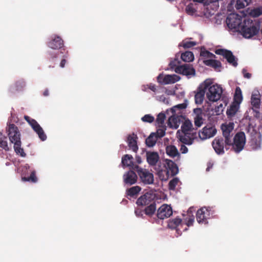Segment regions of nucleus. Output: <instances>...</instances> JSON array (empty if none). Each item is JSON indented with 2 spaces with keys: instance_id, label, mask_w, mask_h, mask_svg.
Segmentation results:
<instances>
[{
  "instance_id": "63",
  "label": "nucleus",
  "mask_w": 262,
  "mask_h": 262,
  "mask_svg": "<svg viewBox=\"0 0 262 262\" xmlns=\"http://www.w3.org/2000/svg\"><path fill=\"white\" fill-rule=\"evenodd\" d=\"M187 230L186 228H185L183 229V230Z\"/></svg>"
},
{
  "instance_id": "23",
  "label": "nucleus",
  "mask_w": 262,
  "mask_h": 262,
  "mask_svg": "<svg viewBox=\"0 0 262 262\" xmlns=\"http://www.w3.org/2000/svg\"><path fill=\"white\" fill-rule=\"evenodd\" d=\"M262 15V7H258L253 9H247V23L249 24L251 19L249 17L256 18Z\"/></svg>"
},
{
  "instance_id": "1",
  "label": "nucleus",
  "mask_w": 262,
  "mask_h": 262,
  "mask_svg": "<svg viewBox=\"0 0 262 262\" xmlns=\"http://www.w3.org/2000/svg\"><path fill=\"white\" fill-rule=\"evenodd\" d=\"M226 21L230 30L238 32L246 37V15L232 13L228 16Z\"/></svg>"
},
{
  "instance_id": "46",
  "label": "nucleus",
  "mask_w": 262,
  "mask_h": 262,
  "mask_svg": "<svg viewBox=\"0 0 262 262\" xmlns=\"http://www.w3.org/2000/svg\"><path fill=\"white\" fill-rule=\"evenodd\" d=\"M142 120L145 122L151 123L154 120V117L150 115H145L142 118Z\"/></svg>"
},
{
  "instance_id": "26",
  "label": "nucleus",
  "mask_w": 262,
  "mask_h": 262,
  "mask_svg": "<svg viewBox=\"0 0 262 262\" xmlns=\"http://www.w3.org/2000/svg\"><path fill=\"white\" fill-rule=\"evenodd\" d=\"M123 180L125 183L132 185L136 182L137 176L135 172L130 170L123 175Z\"/></svg>"
},
{
  "instance_id": "18",
  "label": "nucleus",
  "mask_w": 262,
  "mask_h": 262,
  "mask_svg": "<svg viewBox=\"0 0 262 262\" xmlns=\"http://www.w3.org/2000/svg\"><path fill=\"white\" fill-rule=\"evenodd\" d=\"M251 25L249 27H247V38H250L256 35L260 29V23L258 20H251L250 23Z\"/></svg>"
},
{
  "instance_id": "15",
  "label": "nucleus",
  "mask_w": 262,
  "mask_h": 262,
  "mask_svg": "<svg viewBox=\"0 0 262 262\" xmlns=\"http://www.w3.org/2000/svg\"><path fill=\"white\" fill-rule=\"evenodd\" d=\"M216 129L214 126L208 125L199 132V136L202 140H206L213 137L216 134Z\"/></svg>"
},
{
  "instance_id": "10",
  "label": "nucleus",
  "mask_w": 262,
  "mask_h": 262,
  "mask_svg": "<svg viewBox=\"0 0 262 262\" xmlns=\"http://www.w3.org/2000/svg\"><path fill=\"white\" fill-rule=\"evenodd\" d=\"M242 100L243 97L241 90L239 87H237L235 92L234 101L227 111V114L228 117H232L237 112Z\"/></svg>"
},
{
  "instance_id": "33",
  "label": "nucleus",
  "mask_w": 262,
  "mask_h": 262,
  "mask_svg": "<svg viewBox=\"0 0 262 262\" xmlns=\"http://www.w3.org/2000/svg\"><path fill=\"white\" fill-rule=\"evenodd\" d=\"M233 2H236L235 7L237 10H239V13L243 15H246L245 12V3H246V0H233Z\"/></svg>"
},
{
  "instance_id": "25",
  "label": "nucleus",
  "mask_w": 262,
  "mask_h": 262,
  "mask_svg": "<svg viewBox=\"0 0 262 262\" xmlns=\"http://www.w3.org/2000/svg\"><path fill=\"white\" fill-rule=\"evenodd\" d=\"M146 159L147 163L150 166H155L159 160V154L155 151H147L146 152Z\"/></svg>"
},
{
  "instance_id": "13",
  "label": "nucleus",
  "mask_w": 262,
  "mask_h": 262,
  "mask_svg": "<svg viewBox=\"0 0 262 262\" xmlns=\"http://www.w3.org/2000/svg\"><path fill=\"white\" fill-rule=\"evenodd\" d=\"M25 119L31 126L33 130L38 134L39 138L41 140L45 141L47 138V136L39 124L35 120L31 119L28 116H25Z\"/></svg>"
},
{
  "instance_id": "59",
  "label": "nucleus",
  "mask_w": 262,
  "mask_h": 262,
  "mask_svg": "<svg viewBox=\"0 0 262 262\" xmlns=\"http://www.w3.org/2000/svg\"><path fill=\"white\" fill-rule=\"evenodd\" d=\"M24 168H26V169H27L30 168V166L28 164H26L24 166Z\"/></svg>"
},
{
  "instance_id": "37",
  "label": "nucleus",
  "mask_w": 262,
  "mask_h": 262,
  "mask_svg": "<svg viewBox=\"0 0 262 262\" xmlns=\"http://www.w3.org/2000/svg\"><path fill=\"white\" fill-rule=\"evenodd\" d=\"M196 45V42L195 41L184 40L179 45V47H183L185 49H188L193 48Z\"/></svg>"
},
{
  "instance_id": "17",
  "label": "nucleus",
  "mask_w": 262,
  "mask_h": 262,
  "mask_svg": "<svg viewBox=\"0 0 262 262\" xmlns=\"http://www.w3.org/2000/svg\"><path fill=\"white\" fill-rule=\"evenodd\" d=\"M174 71L179 74L186 76L188 78L194 76L195 74L194 69L189 64H184L175 68Z\"/></svg>"
},
{
  "instance_id": "9",
  "label": "nucleus",
  "mask_w": 262,
  "mask_h": 262,
  "mask_svg": "<svg viewBox=\"0 0 262 262\" xmlns=\"http://www.w3.org/2000/svg\"><path fill=\"white\" fill-rule=\"evenodd\" d=\"M186 107V105L184 103L179 104L174 106L170 109L172 115L169 118L168 126L172 128L177 129L179 127L181 122V117L180 116L176 115L177 114V110L179 111L184 109ZM179 113L178 112V114Z\"/></svg>"
},
{
  "instance_id": "29",
  "label": "nucleus",
  "mask_w": 262,
  "mask_h": 262,
  "mask_svg": "<svg viewBox=\"0 0 262 262\" xmlns=\"http://www.w3.org/2000/svg\"><path fill=\"white\" fill-rule=\"evenodd\" d=\"M168 226L170 228L176 229L177 231H180L182 229L183 224L180 218L177 217L169 221Z\"/></svg>"
},
{
  "instance_id": "40",
  "label": "nucleus",
  "mask_w": 262,
  "mask_h": 262,
  "mask_svg": "<svg viewBox=\"0 0 262 262\" xmlns=\"http://www.w3.org/2000/svg\"><path fill=\"white\" fill-rule=\"evenodd\" d=\"M156 210V207L155 204H151L149 206L147 207L145 210V213L148 215L151 216L154 214Z\"/></svg>"
},
{
  "instance_id": "49",
  "label": "nucleus",
  "mask_w": 262,
  "mask_h": 262,
  "mask_svg": "<svg viewBox=\"0 0 262 262\" xmlns=\"http://www.w3.org/2000/svg\"><path fill=\"white\" fill-rule=\"evenodd\" d=\"M147 88L149 89L150 90H151V91H152L154 92H155L156 91L155 85L154 84H150L149 85H143L142 86V90L146 91Z\"/></svg>"
},
{
  "instance_id": "5",
  "label": "nucleus",
  "mask_w": 262,
  "mask_h": 262,
  "mask_svg": "<svg viewBox=\"0 0 262 262\" xmlns=\"http://www.w3.org/2000/svg\"><path fill=\"white\" fill-rule=\"evenodd\" d=\"M203 82H207L208 84L205 88L207 100L210 102H216L219 100L223 93L222 87L220 85L215 83L212 79L208 78Z\"/></svg>"
},
{
  "instance_id": "57",
  "label": "nucleus",
  "mask_w": 262,
  "mask_h": 262,
  "mask_svg": "<svg viewBox=\"0 0 262 262\" xmlns=\"http://www.w3.org/2000/svg\"><path fill=\"white\" fill-rule=\"evenodd\" d=\"M66 63V60L65 59H63L61 60V62H60V67L61 68H63L64 67V64Z\"/></svg>"
},
{
  "instance_id": "11",
  "label": "nucleus",
  "mask_w": 262,
  "mask_h": 262,
  "mask_svg": "<svg viewBox=\"0 0 262 262\" xmlns=\"http://www.w3.org/2000/svg\"><path fill=\"white\" fill-rule=\"evenodd\" d=\"M133 170H136L141 181L145 184H151L154 182V175L148 170L144 169L136 166L135 167L133 166Z\"/></svg>"
},
{
  "instance_id": "53",
  "label": "nucleus",
  "mask_w": 262,
  "mask_h": 262,
  "mask_svg": "<svg viewBox=\"0 0 262 262\" xmlns=\"http://www.w3.org/2000/svg\"><path fill=\"white\" fill-rule=\"evenodd\" d=\"M177 63H178V62L176 60L170 62L169 64L171 68H174L177 66Z\"/></svg>"
},
{
  "instance_id": "34",
  "label": "nucleus",
  "mask_w": 262,
  "mask_h": 262,
  "mask_svg": "<svg viewBox=\"0 0 262 262\" xmlns=\"http://www.w3.org/2000/svg\"><path fill=\"white\" fill-rule=\"evenodd\" d=\"M157 139H158V138H157V136L156 135V133H152L146 139V143L148 146L152 147L155 145V144L157 141Z\"/></svg>"
},
{
  "instance_id": "39",
  "label": "nucleus",
  "mask_w": 262,
  "mask_h": 262,
  "mask_svg": "<svg viewBox=\"0 0 262 262\" xmlns=\"http://www.w3.org/2000/svg\"><path fill=\"white\" fill-rule=\"evenodd\" d=\"M53 43L54 45V47H52V48L60 49L63 47V41L59 37H57L53 40Z\"/></svg>"
},
{
  "instance_id": "50",
  "label": "nucleus",
  "mask_w": 262,
  "mask_h": 262,
  "mask_svg": "<svg viewBox=\"0 0 262 262\" xmlns=\"http://www.w3.org/2000/svg\"><path fill=\"white\" fill-rule=\"evenodd\" d=\"M158 99L160 101H162L163 102V103H165V104H168L169 103V101L168 100L165 98V96H161L160 97H158Z\"/></svg>"
},
{
  "instance_id": "47",
  "label": "nucleus",
  "mask_w": 262,
  "mask_h": 262,
  "mask_svg": "<svg viewBox=\"0 0 262 262\" xmlns=\"http://www.w3.org/2000/svg\"><path fill=\"white\" fill-rule=\"evenodd\" d=\"M194 123L196 126L200 127L203 123L202 118L199 115H197L194 118Z\"/></svg>"
},
{
  "instance_id": "58",
  "label": "nucleus",
  "mask_w": 262,
  "mask_h": 262,
  "mask_svg": "<svg viewBox=\"0 0 262 262\" xmlns=\"http://www.w3.org/2000/svg\"><path fill=\"white\" fill-rule=\"evenodd\" d=\"M251 77V74L247 72V79H249Z\"/></svg>"
},
{
  "instance_id": "55",
  "label": "nucleus",
  "mask_w": 262,
  "mask_h": 262,
  "mask_svg": "<svg viewBox=\"0 0 262 262\" xmlns=\"http://www.w3.org/2000/svg\"><path fill=\"white\" fill-rule=\"evenodd\" d=\"M136 162L138 164H140L142 162L141 158L140 157H139V156H137L136 157Z\"/></svg>"
},
{
  "instance_id": "52",
  "label": "nucleus",
  "mask_w": 262,
  "mask_h": 262,
  "mask_svg": "<svg viewBox=\"0 0 262 262\" xmlns=\"http://www.w3.org/2000/svg\"><path fill=\"white\" fill-rule=\"evenodd\" d=\"M180 151L182 154H186L188 151V148L186 146L182 145L181 146Z\"/></svg>"
},
{
  "instance_id": "12",
  "label": "nucleus",
  "mask_w": 262,
  "mask_h": 262,
  "mask_svg": "<svg viewBox=\"0 0 262 262\" xmlns=\"http://www.w3.org/2000/svg\"><path fill=\"white\" fill-rule=\"evenodd\" d=\"M245 135L244 132H238L235 135L233 138V141H232V147L234 150L236 152H240L243 148L245 143Z\"/></svg>"
},
{
  "instance_id": "16",
  "label": "nucleus",
  "mask_w": 262,
  "mask_h": 262,
  "mask_svg": "<svg viewBox=\"0 0 262 262\" xmlns=\"http://www.w3.org/2000/svg\"><path fill=\"white\" fill-rule=\"evenodd\" d=\"M180 77L175 74L163 75L160 74L157 77L158 81L163 84H170L178 81Z\"/></svg>"
},
{
  "instance_id": "24",
  "label": "nucleus",
  "mask_w": 262,
  "mask_h": 262,
  "mask_svg": "<svg viewBox=\"0 0 262 262\" xmlns=\"http://www.w3.org/2000/svg\"><path fill=\"white\" fill-rule=\"evenodd\" d=\"M213 148L217 154H223L224 152V141L223 139L216 138L212 143Z\"/></svg>"
},
{
  "instance_id": "51",
  "label": "nucleus",
  "mask_w": 262,
  "mask_h": 262,
  "mask_svg": "<svg viewBox=\"0 0 262 262\" xmlns=\"http://www.w3.org/2000/svg\"><path fill=\"white\" fill-rule=\"evenodd\" d=\"M186 11L189 14H193L194 12V10L192 8V7L188 6L186 8Z\"/></svg>"
},
{
  "instance_id": "8",
  "label": "nucleus",
  "mask_w": 262,
  "mask_h": 262,
  "mask_svg": "<svg viewBox=\"0 0 262 262\" xmlns=\"http://www.w3.org/2000/svg\"><path fill=\"white\" fill-rule=\"evenodd\" d=\"M163 194L156 190H151L141 196L137 201L138 205L145 206L154 200L161 199Z\"/></svg>"
},
{
  "instance_id": "6",
  "label": "nucleus",
  "mask_w": 262,
  "mask_h": 262,
  "mask_svg": "<svg viewBox=\"0 0 262 262\" xmlns=\"http://www.w3.org/2000/svg\"><path fill=\"white\" fill-rule=\"evenodd\" d=\"M248 116L247 115V120L248 119ZM249 122L248 123V128H247L248 132H249L250 130H252L251 134L254 133L251 136V138L249 141V146L251 149L255 150L258 149L260 147V136L256 132V124L255 122V120L253 119H251L250 118H248Z\"/></svg>"
},
{
  "instance_id": "28",
  "label": "nucleus",
  "mask_w": 262,
  "mask_h": 262,
  "mask_svg": "<svg viewBox=\"0 0 262 262\" xmlns=\"http://www.w3.org/2000/svg\"><path fill=\"white\" fill-rule=\"evenodd\" d=\"M166 153L171 158H180V155L177 148L174 145H167L166 147Z\"/></svg>"
},
{
  "instance_id": "2",
  "label": "nucleus",
  "mask_w": 262,
  "mask_h": 262,
  "mask_svg": "<svg viewBox=\"0 0 262 262\" xmlns=\"http://www.w3.org/2000/svg\"><path fill=\"white\" fill-rule=\"evenodd\" d=\"M182 133L180 130L177 132L179 140L183 143L191 145L193 141L197 137V133L193 128L191 122L189 120H185L181 126Z\"/></svg>"
},
{
  "instance_id": "35",
  "label": "nucleus",
  "mask_w": 262,
  "mask_h": 262,
  "mask_svg": "<svg viewBox=\"0 0 262 262\" xmlns=\"http://www.w3.org/2000/svg\"><path fill=\"white\" fill-rule=\"evenodd\" d=\"M182 59L185 62H190L194 59V55L192 52L187 51L181 54Z\"/></svg>"
},
{
  "instance_id": "36",
  "label": "nucleus",
  "mask_w": 262,
  "mask_h": 262,
  "mask_svg": "<svg viewBox=\"0 0 262 262\" xmlns=\"http://www.w3.org/2000/svg\"><path fill=\"white\" fill-rule=\"evenodd\" d=\"M201 59L203 60L204 63L205 60H209L210 59H213L215 56L214 54L210 53L208 50H201L200 52Z\"/></svg>"
},
{
  "instance_id": "61",
  "label": "nucleus",
  "mask_w": 262,
  "mask_h": 262,
  "mask_svg": "<svg viewBox=\"0 0 262 262\" xmlns=\"http://www.w3.org/2000/svg\"><path fill=\"white\" fill-rule=\"evenodd\" d=\"M244 71H245V70H243V74H244V77H246V74H245V73H244Z\"/></svg>"
},
{
  "instance_id": "42",
  "label": "nucleus",
  "mask_w": 262,
  "mask_h": 262,
  "mask_svg": "<svg viewBox=\"0 0 262 262\" xmlns=\"http://www.w3.org/2000/svg\"><path fill=\"white\" fill-rule=\"evenodd\" d=\"M159 128L157 129L156 134L157 138H161L165 135L166 127L164 125L159 126Z\"/></svg>"
},
{
  "instance_id": "56",
  "label": "nucleus",
  "mask_w": 262,
  "mask_h": 262,
  "mask_svg": "<svg viewBox=\"0 0 262 262\" xmlns=\"http://www.w3.org/2000/svg\"><path fill=\"white\" fill-rule=\"evenodd\" d=\"M223 105L222 104H220L218 106H217V108L219 110V111H223Z\"/></svg>"
},
{
  "instance_id": "62",
  "label": "nucleus",
  "mask_w": 262,
  "mask_h": 262,
  "mask_svg": "<svg viewBox=\"0 0 262 262\" xmlns=\"http://www.w3.org/2000/svg\"><path fill=\"white\" fill-rule=\"evenodd\" d=\"M209 168L210 167L208 166V168H207V170H209Z\"/></svg>"
},
{
  "instance_id": "20",
  "label": "nucleus",
  "mask_w": 262,
  "mask_h": 262,
  "mask_svg": "<svg viewBox=\"0 0 262 262\" xmlns=\"http://www.w3.org/2000/svg\"><path fill=\"white\" fill-rule=\"evenodd\" d=\"M210 210L206 207H202L197 211L196 220L199 223L206 224V219L210 215Z\"/></svg>"
},
{
  "instance_id": "31",
  "label": "nucleus",
  "mask_w": 262,
  "mask_h": 262,
  "mask_svg": "<svg viewBox=\"0 0 262 262\" xmlns=\"http://www.w3.org/2000/svg\"><path fill=\"white\" fill-rule=\"evenodd\" d=\"M193 211V208H190L187 212V214H184V216H186V217L184 218V221L186 222V224L187 226L192 225L194 222V218L192 214Z\"/></svg>"
},
{
  "instance_id": "60",
  "label": "nucleus",
  "mask_w": 262,
  "mask_h": 262,
  "mask_svg": "<svg viewBox=\"0 0 262 262\" xmlns=\"http://www.w3.org/2000/svg\"><path fill=\"white\" fill-rule=\"evenodd\" d=\"M43 95L45 96H48L49 95V93H48V91H45L44 93H43Z\"/></svg>"
},
{
  "instance_id": "4",
  "label": "nucleus",
  "mask_w": 262,
  "mask_h": 262,
  "mask_svg": "<svg viewBox=\"0 0 262 262\" xmlns=\"http://www.w3.org/2000/svg\"><path fill=\"white\" fill-rule=\"evenodd\" d=\"M10 141L14 144L15 152L22 157L26 156L24 149L21 148L20 134L18 128L14 124H9L6 129Z\"/></svg>"
},
{
  "instance_id": "48",
  "label": "nucleus",
  "mask_w": 262,
  "mask_h": 262,
  "mask_svg": "<svg viewBox=\"0 0 262 262\" xmlns=\"http://www.w3.org/2000/svg\"><path fill=\"white\" fill-rule=\"evenodd\" d=\"M193 1L195 2H199V3H203L205 5H208L210 3H214V2L218 1V0H193Z\"/></svg>"
},
{
  "instance_id": "19",
  "label": "nucleus",
  "mask_w": 262,
  "mask_h": 262,
  "mask_svg": "<svg viewBox=\"0 0 262 262\" xmlns=\"http://www.w3.org/2000/svg\"><path fill=\"white\" fill-rule=\"evenodd\" d=\"M172 214V208L167 204L162 205L157 211V216L161 220L169 217Z\"/></svg>"
},
{
  "instance_id": "7",
  "label": "nucleus",
  "mask_w": 262,
  "mask_h": 262,
  "mask_svg": "<svg viewBox=\"0 0 262 262\" xmlns=\"http://www.w3.org/2000/svg\"><path fill=\"white\" fill-rule=\"evenodd\" d=\"M251 107L249 109V113L253 114L255 118L260 117V95L258 91L254 90L251 97Z\"/></svg>"
},
{
  "instance_id": "21",
  "label": "nucleus",
  "mask_w": 262,
  "mask_h": 262,
  "mask_svg": "<svg viewBox=\"0 0 262 262\" xmlns=\"http://www.w3.org/2000/svg\"><path fill=\"white\" fill-rule=\"evenodd\" d=\"M207 83H208L207 82H203L200 84L198 89V92L195 95L196 103L201 104L203 102L205 94H206L205 88L208 84Z\"/></svg>"
},
{
  "instance_id": "54",
  "label": "nucleus",
  "mask_w": 262,
  "mask_h": 262,
  "mask_svg": "<svg viewBox=\"0 0 262 262\" xmlns=\"http://www.w3.org/2000/svg\"><path fill=\"white\" fill-rule=\"evenodd\" d=\"M135 214L137 216H140L142 215V211L139 209H137L135 210Z\"/></svg>"
},
{
  "instance_id": "45",
  "label": "nucleus",
  "mask_w": 262,
  "mask_h": 262,
  "mask_svg": "<svg viewBox=\"0 0 262 262\" xmlns=\"http://www.w3.org/2000/svg\"><path fill=\"white\" fill-rule=\"evenodd\" d=\"M179 180L177 178L173 179L169 182V187L170 189H174L176 186L178 184Z\"/></svg>"
},
{
  "instance_id": "32",
  "label": "nucleus",
  "mask_w": 262,
  "mask_h": 262,
  "mask_svg": "<svg viewBox=\"0 0 262 262\" xmlns=\"http://www.w3.org/2000/svg\"><path fill=\"white\" fill-rule=\"evenodd\" d=\"M133 159L132 156L125 155L122 158V163L123 166L129 167L130 168L133 169V166L135 167L136 166L133 163Z\"/></svg>"
},
{
  "instance_id": "30",
  "label": "nucleus",
  "mask_w": 262,
  "mask_h": 262,
  "mask_svg": "<svg viewBox=\"0 0 262 262\" xmlns=\"http://www.w3.org/2000/svg\"><path fill=\"white\" fill-rule=\"evenodd\" d=\"M137 136L135 134L129 135L127 137V143L129 148L134 152H136L138 149L137 145Z\"/></svg>"
},
{
  "instance_id": "38",
  "label": "nucleus",
  "mask_w": 262,
  "mask_h": 262,
  "mask_svg": "<svg viewBox=\"0 0 262 262\" xmlns=\"http://www.w3.org/2000/svg\"><path fill=\"white\" fill-rule=\"evenodd\" d=\"M0 147L5 150H9V148L8 146V143L6 140V137H5L2 133L0 132Z\"/></svg>"
},
{
  "instance_id": "41",
  "label": "nucleus",
  "mask_w": 262,
  "mask_h": 262,
  "mask_svg": "<svg viewBox=\"0 0 262 262\" xmlns=\"http://www.w3.org/2000/svg\"><path fill=\"white\" fill-rule=\"evenodd\" d=\"M141 190V188L138 186L132 187L127 190V194L130 196H134L137 195Z\"/></svg>"
},
{
  "instance_id": "44",
  "label": "nucleus",
  "mask_w": 262,
  "mask_h": 262,
  "mask_svg": "<svg viewBox=\"0 0 262 262\" xmlns=\"http://www.w3.org/2000/svg\"><path fill=\"white\" fill-rule=\"evenodd\" d=\"M22 180L24 181H31L33 182H36L37 181V178L35 175V171H33L31 173V176L28 178H22Z\"/></svg>"
},
{
  "instance_id": "22",
  "label": "nucleus",
  "mask_w": 262,
  "mask_h": 262,
  "mask_svg": "<svg viewBox=\"0 0 262 262\" xmlns=\"http://www.w3.org/2000/svg\"><path fill=\"white\" fill-rule=\"evenodd\" d=\"M215 53L217 54L222 55L225 57L228 62L233 66L237 65V62L235 57L232 54V52L229 50H215Z\"/></svg>"
},
{
  "instance_id": "43",
  "label": "nucleus",
  "mask_w": 262,
  "mask_h": 262,
  "mask_svg": "<svg viewBox=\"0 0 262 262\" xmlns=\"http://www.w3.org/2000/svg\"><path fill=\"white\" fill-rule=\"evenodd\" d=\"M165 118V116L163 113H160L157 118V123L158 126L163 125V123L164 122Z\"/></svg>"
},
{
  "instance_id": "3",
  "label": "nucleus",
  "mask_w": 262,
  "mask_h": 262,
  "mask_svg": "<svg viewBox=\"0 0 262 262\" xmlns=\"http://www.w3.org/2000/svg\"><path fill=\"white\" fill-rule=\"evenodd\" d=\"M160 179L166 181L170 176H174L178 173V167L171 160L164 159L160 165L156 168Z\"/></svg>"
},
{
  "instance_id": "27",
  "label": "nucleus",
  "mask_w": 262,
  "mask_h": 262,
  "mask_svg": "<svg viewBox=\"0 0 262 262\" xmlns=\"http://www.w3.org/2000/svg\"><path fill=\"white\" fill-rule=\"evenodd\" d=\"M204 64L207 66L211 67L216 71L220 72L222 70L221 63L219 61L214 60V58L205 60Z\"/></svg>"
},
{
  "instance_id": "14",
  "label": "nucleus",
  "mask_w": 262,
  "mask_h": 262,
  "mask_svg": "<svg viewBox=\"0 0 262 262\" xmlns=\"http://www.w3.org/2000/svg\"><path fill=\"white\" fill-rule=\"evenodd\" d=\"M233 128L234 123L233 122L225 123L221 126L223 134L225 138V142L227 144H232L230 133L232 132Z\"/></svg>"
}]
</instances>
